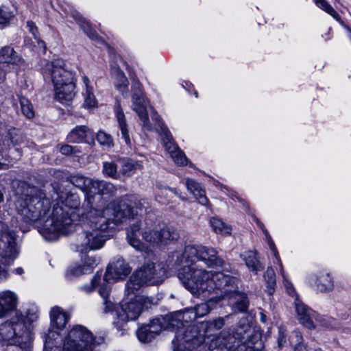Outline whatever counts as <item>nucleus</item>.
Returning <instances> with one entry per match:
<instances>
[{
  "label": "nucleus",
  "mask_w": 351,
  "mask_h": 351,
  "mask_svg": "<svg viewBox=\"0 0 351 351\" xmlns=\"http://www.w3.org/2000/svg\"><path fill=\"white\" fill-rule=\"evenodd\" d=\"M13 187L16 197V209L25 222L32 223L42 220L50 212L51 201L43 190L19 180L13 182Z\"/></svg>",
  "instance_id": "f257e3e1"
},
{
  "label": "nucleus",
  "mask_w": 351,
  "mask_h": 351,
  "mask_svg": "<svg viewBox=\"0 0 351 351\" xmlns=\"http://www.w3.org/2000/svg\"><path fill=\"white\" fill-rule=\"evenodd\" d=\"M237 280L223 272H212L206 269L193 271V280L184 285L193 295L199 296L202 293H212L215 289L223 290L224 296L228 297L238 289Z\"/></svg>",
  "instance_id": "f03ea898"
},
{
  "label": "nucleus",
  "mask_w": 351,
  "mask_h": 351,
  "mask_svg": "<svg viewBox=\"0 0 351 351\" xmlns=\"http://www.w3.org/2000/svg\"><path fill=\"white\" fill-rule=\"evenodd\" d=\"M36 311H28L26 315H16V321L6 322L0 326V340L19 347L23 351H31L33 333L31 324L37 321Z\"/></svg>",
  "instance_id": "7ed1b4c3"
},
{
  "label": "nucleus",
  "mask_w": 351,
  "mask_h": 351,
  "mask_svg": "<svg viewBox=\"0 0 351 351\" xmlns=\"http://www.w3.org/2000/svg\"><path fill=\"white\" fill-rule=\"evenodd\" d=\"M186 267L178 273V278L183 285L193 280V271L197 269H204V263L208 267H221L228 271L224 261L217 256V252L213 247L202 245H187L185 247Z\"/></svg>",
  "instance_id": "20e7f679"
},
{
  "label": "nucleus",
  "mask_w": 351,
  "mask_h": 351,
  "mask_svg": "<svg viewBox=\"0 0 351 351\" xmlns=\"http://www.w3.org/2000/svg\"><path fill=\"white\" fill-rule=\"evenodd\" d=\"M58 332L49 331L46 335L44 351H93L95 339L92 332L81 325L74 326L65 337L62 350L54 345Z\"/></svg>",
  "instance_id": "39448f33"
},
{
  "label": "nucleus",
  "mask_w": 351,
  "mask_h": 351,
  "mask_svg": "<svg viewBox=\"0 0 351 351\" xmlns=\"http://www.w3.org/2000/svg\"><path fill=\"white\" fill-rule=\"evenodd\" d=\"M253 330L247 318L240 319L231 332L223 330L210 343V351H245V343H249Z\"/></svg>",
  "instance_id": "423d86ee"
},
{
  "label": "nucleus",
  "mask_w": 351,
  "mask_h": 351,
  "mask_svg": "<svg viewBox=\"0 0 351 351\" xmlns=\"http://www.w3.org/2000/svg\"><path fill=\"white\" fill-rule=\"evenodd\" d=\"M106 202L100 195H89L83 204L86 228L107 233L110 217L106 213Z\"/></svg>",
  "instance_id": "0eeeda50"
},
{
  "label": "nucleus",
  "mask_w": 351,
  "mask_h": 351,
  "mask_svg": "<svg viewBox=\"0 0 351 351\" xmlns=\"http://www.w3.org/2000/svg\"><path fill=\"white\" fill-rule=\"evenodd\" d=\"M166 277V271L160 264L149 263L135 271L126 284V291L134 293L145 285H159Z\"/></svg>",
  "instance_id": "6e6552de"
},
{
  "label": "nucleus",
  "mask_w": 351,
  "mask_h": 351,
  "mask_svg": "<svg viewBox=\"0 0 351 351\" xmlns=\"http://www.w3.org/2000/svg\"><path fill=\"white\" fill-rule=\"evenodd\" d=\"M71 226L72 219L61 206L53 208L52 215L43 221L38 231L46 240L53 241L58 239V233L67 234Z\"/></svg>",
  "instance_id": "1a4fd4ad"
},
{
  "label": "nucleus",
  "mask_w": 351,
  "mask_h": 351,
  "mask_svg": "<svg viewBox=\"0 0 351 351\" xmlns=\"http://www.w3.org/2000/svg\"><path fill=\"white\" fill-rule=\"evenodd\" d=\"M145 227L142 232L143 239L154 245H167L177 241L180 237L178 230L173 227L165 225L158 228L149 219L145 220Z\"/></svg>",
  "instance_id": "9d476101"
},
{
  "label": "nucleus",
  "mask_w": 351,
  "mask_h": 351,
  "mask_svg": "<svg viewBox=\"0 0 351 351\" xmlns=\"http://www.w3.org/2000/svg\"><path fill=\"white\" fill-rule=\"evenodd\" d=\"M108 238V233L86 228L78 235L73 245L77 252L87 253L102 248Z\"/></svg>",
  "instance_id": "9b49d317"
},
{
  "label": "nucleus",
  "mask_w": 351,
  "mask_h": 351,
  "mask_svg": "<svg viewBox=\"0 0 351 351\" xmlns=\"http://www.w3.org/2000/svg\"><path fill=\"white\" fill-rule=\"evenodd\" d=\"M153 128L160 131L165 149L170 154L171 158L178 165H184L187 163V158L182 151L173 143L171 134L165 126L162 121L156 112L152 114Z\"/></svg>",
  "instance_id": "f8f14e48"
},
{
  "label": "nucleus",
  "mask_w": 351,
  "mask_h": 351,
  "mask_svg": "<svg viewBox=\"0 0 351 351\" xmlns=\"http://www.w3.org/2000/svg\"><path fill=\"white\" fill-rule=\"evenodd\" d=\"M0 261L9 265L18 255L16 235L2 223H0Z\"/></svg>",
  "instance_id": "ddd939ff"
},
{
  "label": "nucleus",
  "mask_w": 351,
  "mask_h": 351,
  "mask_svg": "<svg viewBox=\"0 0 351 351\" xmlns=\"http://www.w3.org/2000/svg\"><path fill=\"white\" fill-rule=\"evenodd\" d=\"M132 99L133 110L137 113L142 125L147 130H152V123L150 122L144 105V97L141 90V84L138 80H134L132 85Z\"/></svg>",
  "instance_id": "4468645a"
},
{
  "label": "nucleus",
  "mask_w": 351,
  "mask_h": 351,
  "mask_svg": "<svg viewBox=\"0 0 351 351\" xmlns=\"http://www.w3.org/2000/svg\"><path fill=\"white\" fill-rule=\"evenodd\" d=\"M126 292L128 296L134 295V298H131L130 301L121 304V312L118 315L124 322L137 319L142 312L143 304L145 302V299L138 295V291H135L134 293Z\"/></svg>",
  "instance_id": "2eb2a0df"
},
{
  "label": "nucleus",
  "mask_w": 351,
  "mask_h": 351,
  "mask_svg": "<svg viewBox=\"0 0 351 351\" xmlns=\"http://www.w3.org/2000/svg\"><path fill=\"white\" fill-rule=\"evenodd\" d=\"M106 213L110 217V221L114 223H122L123 221L134 216V211L125 201H114L106 207Z\"/></svg>",
  "instance_id": "dca6fc26"
},
{
  "label": "nucleus",
  "mask_w": 351,
  "mask_h": 351,
  "mask_svg": "<svg viewBox=\"0 0 351 351\" xmlns=\"http://www.w3.org/2000/svg\"><path fill=\"white\" fill-rule=\"evenodd\" d=\"M131 271L129 265L121 258L110 263L106 269L104 279L108 283L123 280Z\"/></svg>",
  "instance_id": "f3484780"
},
{
  "label": "nucleus",
  "mask_w": 351,
  "mask_h": 351,
  "mask_svg": "<svg viewBox=\"0 0 351 351\" xmlns=\"http://www.w3.org/2000/svg\"><path fill=\"white\" fill-rule=\"evenodd\" d=\"M294 303L300 323L308 329L315 328V324L313 321L315 312L308 308L298 298L295 299Z\"/></svg>",
  "instance_id": "a211bd4d"
},
{
  "label": "nucleus",
  "mask_w": 351,
  "mask_h": 351,
  "mask_svg": "<svg viewBox=\"0 0 351 351\" xmlns=\"http://www.w3.org/2000/svg\"><path fill=\"white\" fill-rule=\"evenodd\" d=\"M162 329L158 319H154L149 324L140 327L136 335L138 339L143 343H147L152 341Z\"/></svg>",
  "instance_id": "6ab92c4d"
},
{
  "label": "nucleus",
  "mask_w": 351,
  "mask_h": 351,
  "mask_svg": "<svg viewBox=\"0 0 351 351\" xmlns=\"http://www.w3.org/2000/svg\"><path fill=\"white\" fill-rule=\"evenodd\" d=\"M54 87L55 97L61 102L71 101L75 95V85L73 80L64 82L60 85L54 86Z\"/></svg>",
  "instance_id": "aec40b11"
},
{
  "label": "nucleus",
  "mask_w": 351,
  "mask_h": 351,
  "mask_svg": "<svg viewBox=\"0 0 351 351\" xmlns=\"http://www.w3.org/2000/svg\"><path fill=\"white\" fill-rule=\"evenodd\" d=\"M22 57L10 46L0 49V64L21 65L24 64Z\"/></svg>",
  "instance_id": "412c9836"
},
{
  "label": "nucleus",
  "mask_w": 351,
  "mask_h": 351,
  "mask_svg": "<svg viewBox=\"0 0 351 351\" xmlns=\"http://www.w3.org/2000/svg\"><path fill=\"white\" fill-rule=\"evenodd\" d=\"M69 320V315L60 307L54 306L50 311V321L52 327L63 329Z\"/></svg>",
  "instance_id": "4be33fe9"
},
{
  "label": "nucleus",
  "mask_w": 351,
  "mask_h": 351,
  "mask_svg": "<svg viewBox=\"0 0 351 351\" xmlns=\"http://www.w3.org/2000/svg\"><path fill=\"white\" fill-rule=\"evenodd\" d=\"M70 182L86 193V197L93 195V182L95 180L81 175L72 176L69 178Z\"/></svg>",
  "instance_id": "5701e85b"
},
{
  "label": "nucleus",
  "mask_w": 351,
  "mask_h": 351,
  "mask_svg": "<svg viewBox=\"0 0 351 351\" xmlns=\"http://www.w3.org/2000/svg\"><path fill=\"white\" fill-rule=\"evenodd\" d=\"M49 73L54 86L60 85L64 82L73 80V73L66 70L65 67H52Z\"/></svg>",
  "instance_id": "b1692460"
},
{
  "label": "nucleus",
  "mask_w": 351,
  "mask_h": 351,
  "mask_svg": "<svg viewBox=\"0 0 351 351\" xmlns=\"http://www.w3.org/2000/svg\"><path fill=\"white\" fill-rule=\"evenodd\" d=\"M140 229L141 227L138 222L131 225L127 229V239L129 244L138 250H142L144 248L143 243L138 238Z\"/></svg>",
  "instance_id": "393cba45"
},
{
  "label": "nucleus",
  "mask_w": 351,
  "mask_h": 351,
  "mask_svg": "<svg viewBox=\"0 0 351 351\" xmlns=\"http://www.w3.org/2000/svg\"><path fill=\"white\" fill-rule=\"evenodd\" d=\"M95 191H93V195H108L110 196L114 195L117 192L116 186L110 182L95 180L93 182V188Z\"/></svg>",
  "instance_id": "a878e982"
},
{
  "label": "nucleus",
  "mask_w": 351,
  "mask_h": 351,
  "mask_svg": "<svg viewBox=\"0 0 351 351\" xmlns=\"http://www.w3.org/2000/svg\"><path fill=\"white\" fill-rule=\"evenodd\" d=\"M187 189L193 194L199 203L202 205H207L208 200L205 195V191L201 188L199 183L193 180H187L186 182Z\"/></svg>",
  "instance_id": "bb28decb"
},
{
  "label": "nucleus",
  "mask_w": 351,
  "mask_h": 351,
  "mask_svg": "<svg viewBox=\"0 0 351 351\" xmlns=\"http://www.w3.org/2000/svg\"><path fill=\"white\" fill-rule=\"evenodd\" d=\"M167 266L169 267H176L178 266L182 265V267L179 271V273L186 267V256L185 249L184 252L174 251L169 253L167 259Z\"/></svg>",
  "instance_id": "cd10ccee"
},
{
  "label": "nucleus",
  "mask_w": 351,
  "mask_h": 351,
  "mask_svg": "<svg viewBox=\"0 0 351 351\" xmlns=\"http://www.w3.org/2000/svg\"><path fill=\"white\" fill-rule=\"evenodd\" d=\"M112 75L115 81V86L122 94L128 86V80L125 76V72L120 69V67H112Z\"/></svg>",
  "instance_id": "c85d7f7f"
},
{
  "label": "nucleus",
  "mask_w": 351,
  "mask_h": 351,
  "mask_svg": "<svg viewBox=\"0 0 351 351\" xmlns=\"http://www.w3.org/2000/svg\"><path fill=\"white\" fill-rule=\"evenodd\" d=\"M243 256L247 267L251 269L252 271L257 272L263 269V266L257 257L256 251L247 252Z\"/></svg>",
  "instance_id": "c756f323"
},
{
  "label": "nucleus",
  "mask_w": 351,
  "mask_h": 351,
  "mask_svg": "<svg viewBox=\"0 0 351 351\" xmlns=\"http://www.w3.org/2000/svg\"><path fill=\"white\" fill-rule=\"evenodd\" d=\"M117 119L119 123V127L121 130L122 138L124 139L125 143L131 146V140L129 135L128 129V124L125 121V117L123 112L121 109L118 108L117 110Z\"/></svg>",
  "instance_id": "7c9ffc66"
},
{
  "label": "nucleus",
  "mask_w": 351,
  "mask_h": 351,
  "mask_svg": "<svg viewBox=\"0 0 351 351\" xmlns=\"http://www.w3.org/2000/svg\"><path fill=\"white\" fill-rule=\"evenodd\" d=\"M228 298H234L236 299L234 307L240 312H246L249 307V301L245 293H239L238 289L236 292L231 293Z\"/></svg>",
  "instance_id": "2f4dec72"
},
{
  "label": "nucleus",
  "mask_w": 351,
  "mask_h": 351,
  "mask_svg": "<svg viewBox=\"0 0 351 351\" xmlns=\"http://www.w3.org/2000/svg\"><path fill=\"white\" fill-rule=\"evenodd\" d=\"M210 310V302H208L197 304L194 308L187 310L186 313L193 315V317L189 316L191 319H196L197 317H202L207 315Z\"/></svg>",
  "instance_id": "473e14b6"
},
{
  "label": "nucleus",
  "mask_w": 351,
  "mask_h": 351,
  "mask_svg": "<svg viewBox=\"0 0 351 351\" xmlns=\"http://www.w3.org/2000/svg\"><path fill=\"white\" fill-rule=\"evenodd\" d=\"M110 290L108 285H103L99 289V293L103 299L104 305V312L106 313L112 311L114 308V303L109 299Z\"/></svg>",
  "instance_id": "72a5a7b5"
},
{
  "label": "nucleus",
  "mask_w": 351,
  "mask_h": 351,
  "mask_svg": "<svg viewBox=\"0 0 351 351\" xmlns=\"http://www.w3.org/2000/svg\"><path fill=\"white\" fill-rule=\"evenodd\" d=\"M0 302L10 312L15 309L16 306L17 298L14 293L6 291L1 294Z\"/></svg>",
  "instance_id": "f704fd0d"
},
{
  "label": "nucleus",
  "mask_w": 351,
  "mask_h": 351,
  "mask_svg": "<svg viewBox=\"0 0 351 351\" xmlns=\"http://www.w3.org/2000/svg\"><path fill=\"white\" fill-rule=\"evenodd\" d=\"M317 287L322 291H330L333 287V282L328 274H321L317 278Z\"/></svg>",
  "instance_id": "c9c22d12"
},
{
  "label": "nucleus",
  "mask_w": 351,
  "mask_h": 351,
  "mask_svg": "<svg viewBox=\"0 0 351 351\" xmlns=\"http://www.w3.org/2000/svg\"><path fill=\"white\" fill-rule=\"evenodd\" d=\"M210 224L216 233L230 234L231 232V228L217 217H212L210 219Z\"/></svg>",
  "instance_id": "e433bc0d"
},
{
  "label": "nucleus",
  "mask_w": 351,
  "mask_h": 351,
  "mask_svg": "<svg viewBox=\"0 0 351 351\" xmlns=\"http://www.w3.org/2000/svg\"><path fill=\"white\" fill-rule=\"evenodd\" d=\"M141 167L142 165L138 161L128 158L123 161L121 172L123 175L130 176Z\"/></svg>",
  "instance_id": "4c0bfd02"
},
{
  "label": "nucleus",
  "mask_w": 351,
  "mask_h": 351,
  "mask_svg": "<svg viewBox=\"0 0 351 351\" xmlns=\"http://www.w3.org/2000/svg\"><path fill=\"white\" fill-rule=\"evenodd\" d=\"M88 132L89 129L86 126H77L70 132L68 136V138L71 142H77L84 139L86 137L87 133Z\"/></svg>",
  "instance_id": "58836bf2"
},
{
  "label": "nucleus",
  "mask_w": 351,
  "mask_h": 351,
  "mask_svg": "<svg viewBox=\"0 0 351 351\" xmlns=\"http://www.w3.org/2000/svg\"><path fill=\"white\" fill-rule=\"evenodd\" d=\"M316 5L329 14L337 21H340L341 17L334 8L326 0H314Z\"/></svg>",
  "instance_id": "ea45409f"
},
{
  "label": "nucleus",
  "mask_w": 351,
  "mask_h": 351,
  "mask_svg": "<svg viewBox=\"0 0 351 351\" xmlns=\"http://www.w3.org/2000/svg\"><path fill=\"white\" fill-rule=\"evenodd\" d=\"M249 343H245V351L247 348L253 350H259L263 348V343L261 340L260 335L254 333V331L252 332V336L250 337Z\"/></svg>",
  "instance_id": "a19ab883"
},
{
  "label": "nucleus",
  "mask_w": 351,
  "mask_h": 351,
  "mask_svg": "<svg viewBox=\"0 0 351 351\" xmlns=\"http://www.w3.org/2000/svg\"><path fill=\"white\" fill-rule=\"evenodd\" d=\"M264 278L269 288L268 292L271 295L274 292L276 285V274L274 269L267 268L265 273Z\"/></svg>",
  "instance_id": "79ce46f5"
},
{
  "label": "nucleus",
  "mask_w": 351,
  "mask_h": 351,
  "mask_svg": "<svg viewBox=\"0 0 351 351\" xmlns=\"http://www.w3.org/2000/svg\"><path fill=\"white\" fill-rule=\"evenodd\" d=\"M60 198L62 204L66 207L75 208L80 205L79 198L75 194H69L66 197L61 195Z\"/></svg>",
  "instance_id": "37998d69"
},
{
  "label": "nucleus",
  "mask_w": 351,
  "mask_h": 351,
  "mask_svg": "<svg viewBox=\"0 0 351 351\" xmlns=\"http://www.w3.org/2000/svg\"><path fill=\"white\" fill-rule=\"evenodd\" d=\"M20 104L23 114L29 119L32 118L34 116V112L32 105L29 101L23 97L20 99Z\"/></svg>",
  "instance_id": "c03bdc74"
},
{
  "label": "nucleus",
  "mask_w": 351,
  "mask_h": 351,
  "mask_svg": "<svg viewBox=\"0 0 351 351\" xmlns=\"http://www.w3.org/2000/svg\"><path fill=\"white\" fill-rule=\"evenodd\" d=\"M103 172L108 177L117 178V165L114 162H104L103 165Z\"/></svg>",
  "instance_id": "a18cd8bd"
},
{
  "label": "nucleus",
  "mask_w": 351,
  "mask_h": 351,
  "mask_svg": "<svg viewBox=\"0 0 351 351\" xmlns=\"http://www.w3.org/2000/svg\"><path fill=\"white\" fill-rule=\"evenodd\" d=\"M230 315L225 317H217L212 321L207 322V328L210 331L218 330L223 327L225 325V318H228Z\"/></svg>",
  "instance_id": "49530a36"
},
{
  "label": "nucleus",
  "mask_w": 351,
  "mask_h": 351,
  "mask_svg": "<svg viewBox=\"0 0 351 351\" xmlns=\"http://www.w3.org/2000/svg\"><path fill=\"white\" fill-rule=\"evenodd\" d=\"M313 321L315 324V328L317 326H320L324 328H329L330 326L331 320L329 318L319 316L316 313L315 317H313Z\"/></svg>",
  "instance_id": "de8ad7c7"
},
{
  "label": "nucleus",
  "mask_w": 351,
  "mask_h": 351,
  "mask_svg": "<svg viewBox=\"0 0 351 351\" xmlns=\"http://www.w3.org/2000/svg\"><path fill=\"white\" fill-rule=\"evenodd\" d=\"M145 204V201L138 200L134 202L132 206L131 205V208L134 211V215H137L138 214L142 215L143 213L147 212V208Z\"/></svg>",
  "instance_id": "09e8293b"
},
{
  "label": "nucleus",
  "mask_w": 351,
  "mask_h": 351,
  "mask_svg": "<svg viewBox=\"0 0 351 351\" xmlns=\"http://www.w3.org/2000/svg\"><path fill=\"white\" fill-rule=\"evenodd\" d=\"M96 138L101 145L110 146L112 144L111 136L105 132H99L97 134Z\"/></svg>",
  "instance_id": "8fccbe9b"
},
{
  "label": "nucleus",
  "mask_w": 351,
  "mask_h": 351,
  "mask_svg": "<svg viewBox=\"0 0 351 351\" xmlns=\"http://www.w3.org/2000/svg\"><path fill=\"white\" fill-rule=\"evenodd\" d=\"M80 25L81 26V28L83 29V31L86 34V35L90 38L93 40H96L97 38L96 32L91 28V27L87 22L82 21Z\"/></svg>",
  "instance_id": "3c124183"
},
{
  "label": "nucleus",
  "mask_w": 351,
  "mask_h": 351,
  "mask_svg": "<svg viewBox=\"0 0 351 351\" xmlns=\"http://www.w3.org/2000/svg\"><path fill=\"white\" fill-rule=\"evenodd\" d=\"M286 338H287V330L282 326L279 327L278 336V339H277L278 346L279 348H281L282 347H283L285 345V343L287 342Z\"/></svg>",
  "instance_id": "603ef678"
},
{
  "label": "nucleus",
  "mask_w": 351,
  "mask_h": 351,
  "mask_svg": "<svg viewBox=\"0 0 351 351\" xmlns=\"http://www.w3.org/2000/svg\"><path fill=\"white\" fill-rule=\"evenodd\" d=\"M96 104L97 101L94 95L92 93L91 89H88V90H86V98L84 105L87 108H92L95 106Z\"/></svg>",
  "instance_id": "864d4df0"
},
{
  "label": "nucleus",
  "mask_w": 351,
  "mask_h": 351,
  "mask_svg": "<svg viewBox=\"0 0 351 351\" xmlns=\"http://www.w3.org/2000/svg\"><path fill=\"white\" fill-rule=\"evenodd\" d=\"M97 258L95 256H86L84 258V265H83L85 268H90V271L94 266L97 264Z\"/></svg>",
  "instance_id": "5fc2aeb1"
},
{
  "label": "nucleus",
  "mask_w": 351,
  "mask_h": 351,
  "mask_svg": "<svg viewBox=\"0 0 351 351\" xmlns=\"http://www.w3.org/2000/svg\"><path fill=\"white\" fill-rule=\"evenodd\" d=\"M100 279H101V275L98 274V273H97V274L95 275V276L92 279L90 285L84 287L83 289L86 292H91V291H93L94 290L95 287L99 282Z\"/></svg>",
  "instance_id": "6e6d98bb"
},
{
  "label": "nucleus",
  "mask_w": 351,
  "mask_h": 351,
  "mask_svg": "<svg viewBox=\"0 0 351 351\" xmlns=\"http://www.w3.org/2000/svg\"><path fill=\"white\" fill-rule=\"evenodd\" d=\"M90 272V268H85L84 266H79L77 267L73 268L70 271L69 274H71L72 276H78L82 274H86Z\"/></svg>",
  "instance_id": "4d7b16f0"
},
{
  "label": "nucleus",
  "mask_w": 351,
  "mask_h": 351,
  "mask_svg": "<svg viewBox=\"0 0 351 351\" xmlns=\"http://www.w3.org/2000/svg\"><path fill=\"white\" fill-rule=\"evenodd\" d=\"M18 141L14 138V136L12 134V132H9L7 135L5 136V139L3 141V145H5V148L9 147L11 145H16L17 144Z\"/></svg>",
  "instance_id": "13d9d810"
},
{
  "label": "nucleus",
  "mask_w": 351,
  "mask_h": 351,
  "mask_svg": "<svg viewBox=\"0 0 351 351\" xmlns=\"http://www.w3.org/2000/svg\"><path fill=\"white\" fill-rule=\"evenodd\" d=\"M60 152L64 155H70L75 154L77 150L75 147L69 145H63L60 147Z\"/></svg>",
  "instance_id": "bf43d9fd"
},
{
  "label": "nucleus",
  "mask_w": 351,
  "mask_h": 351,
  "mask_svg": "<svg viewBox=\"0 0 351 351\" xmlns=\"http://www.w3.org/2000/svg\"><path fill=\"white\" fill-rule=\"evenodd\" d=\"M173 193L176 194V189H171L169 188H164V189H160L158 195L164 196L165 197L169 198V197H171V196Z\"/></svg>",
  "instance_id": "052dcab7"
},
{
  "label": "nucleus",
  "mask_w": 351,
  "mask_h": 351,
  "mask_svg": "<svg viewBox=\"0 0 351 351\" xmlns=\"http://www.w3.org/2000/svg\"><path fill=\"white\" fill-rule=\"evenodd\" d=\"M27 26L29 27V32L33 34L35 38L38 36V32L37 27L35 26L34 22L29 21L27 22Z\"/></svg>",
  "instance_id": "680f3d73"
},
{
  "label": "nucleus",
  "mask_w": 351,
  "mask_h": 351,
  "mask_svg": "<svg viewBox=\"0 0 351 351\" xmlns=\"http://www.w3.org/2000/svg\"><path fill=\"white\" fill-rule=\"evenodd\" d=\"M10 20V15L8 12L0 9V24H5Z\"/></svg>",
  "instance_id": "e2e57ef3"
},
{
  "label": "nucleus",
  "mask_w": 351,
  "mask_h": 351,
  "mask_svg": "<svg viewBox=\"0 0 351 351\" xmlns=\"http://www.w3.org/2000/svg\"><path fill=\"white\" fill-rule=\"evenodd\" d=\"M8 313H9V311L3 306V304L0 302V317H5Z\"/></svg>",
  "instance_id": "0e129e2a"
},
{
  "label": "nucleus",
  "mask_w": 351,
  "mask_h": 351,
  "mask_svg": "<svg viewBox=\"0 0 351 351\" xmlns=\"http://www.w3.org/2000/svg\"><path fill=\"white\" fill-rule=\"evenodd\" d=\"M294 351H307L306 346L301 342L294 347Z\"/></svg>",
  "instance_id": "69168bd1"
},
{
  "label": "nucleus",
  "mask_w": 351,
  "mask_h": 351,
  "mask_svg": "<svg viewBox=\"0 0 351 351\" xmlns=\"http://www.w3.org/2000/svg\"><path fill=\"white\" fill-rule=\"evenodd\" d=\"M7 276H8L7 271L4 268H3L0 266V279L5 278L7 277Z\"/></svg>",
  "instance_id": "338daca9"
},
{
  "label": "nucleus",
  "mask_w": 351,
  "mask_h": 351,
  "mask_svg": "<svg viewBox=\"0 0 351 351\" xmlns=\"http://www.w3.org/2000/svg\"><path fill=\"white\" fill-rule=\"evenodd\" d=\"M82 79H83V82L86 86V90H88V89H91L89 86L90 82H89L88 78L86 76H83Z\"/></svg>",
  "instance_id": "774afa93"
}]
</instances>
